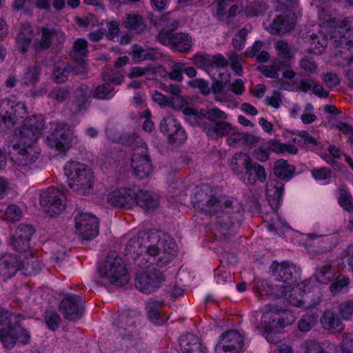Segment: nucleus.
Listing matches in <instances>:
<instances>
[{
	"label": "nucleus",
	"mask_w": 353,
	"mask_h": 353,
	"mask_svg": "<svg viewBox=\"0 0 353 353\" xmlns=\"http://www.w3.org/2000/svg\"><path fill=\"white\" fill-rule=\"evenodd\" d=\"M194 209L206 215H218L216 228L220 238L230 237L229 230L233 225L231 216L232 202L225 196L218 194L216 190L209 185L198 188L192 200Z\"/></svg>",
	"instance_id": "nucleus-1"
},
{
	"label": "nucleus",
	"mask_w": 353,
	"mask_h": 353,
	"mask_svg": "<svg viewBox=\"0 0 353 353\" xmlns=\"http://www.w3.org/2000/svg\"><path fill=\"white\" fill-rule=\"evenodd\" d=\"M185 120L192 126H199L210 137H221L233 131L230 123L224 121L228 118L225 112L218 108L201 109L187 108L183 110Z\"/></svg>",
	"instance_id": "nucleus-2"
},
{
	"label": "nucleus",
	"mask_w": 353,
	"mask_h": 353,
	"mask_svg": "<svg viewBox=\"0 0 353 353\" xmlns=\"http://www.w3.org/2000/svg\"><path fill=\"white\" fill-rule=\"evenodd\" d=\"M330 34L334 46L339 48L341 59L350 64L353 61V19L347 18L337 21L325 30Z\"/></svg>",
	"instance_id": "nucleus-3"
},
{
	"label": "nucleus",
	"mask_w": 353,
	"mask_h": 353,
	"mask_svg": "<svg viewBox=\"0 0 353 353\" xmlns=\"http://www.w3.org/2000/svg\"><path fill=\"white\" fill-rule=\"evenodd\" d=\"M98 272L96 282L100 285L113 284L121 287L127 284L130 279L123 261L115 253L108 255L104 263L98 268Z\"/></svg>",
	"instance_id": "nucleus-4"
},
{
	"label": "nucleus",
	"mask_w": 353,
	"mask_h": 353,
	"mask_svg": "<svg viewBox=\"0 0 353 353\" xmlns=\"http://www.w3.org/2000/svg\"><path fill=\"white\" fill-rule=\"evenodd\" d=\"M69 187L79 194H89L93 188L94 175L92 169L77 161L69 162L64 168Z\"/></svg>",
	"instance_id": "nucleus-5"
},
{
	"label": "nucleus",
	"mask_w": 353,
	"mask_h": 353,
	"mask_svg": "<svg viewBox=\"0 0 353 353\" xmlns=\"http://www.w3.org/2000/svg\"><path fill=\"white\" fill-rule=\"evenodd\" d=\"M281 317L276 318L275 315L265 313L263 315L261 326L256 328L261 333L268 341L272 343H277L279 338L276 335L279 328H283L291 325L295 320L294 316L289 310L283 311Z\"/></svg>",
	"instance_id": "nucleus-6"
},
{
	"label": "nucleus",
	"mask_w": 353,
	"mask_h": 353,
	"mask_svg": "<svg viewBox=\"0 0 353 353\" xmlns=\"http://www.w3.org/2000/svg\"><path fill=\"white\" fill-rule=\"evenodd\" d=\"M43 128L42 115H34L24 120L23 126L15 133L17 142L14 143L16 148L21 145H33L41 135Z\"/></svg>",
	"instance_id": "nucleus-7"
},
{
	"label": "nucleus",
	"mask_w": 353,
	"mask_h": 353,
	"mask_svg": "<svg viewBox=\"0 0 353 353\" xmlns=\"http://www.w3.org/2000/svg\"><path fill=\"white\" fill-rule=\"evenodd\" d=\"M43 128L42 115H34L24 120L23 126L15 133L17 142L14 143L16 148L21 145H33L41 135Z\"/></svg>",
	"instance_id": "nucleus-8"
},
{
	"label": "nucleus",
	"mask_w": 353,
	"mask_h": 353,
	"mask_svg": "<svg viewBox=\"0 0 353 353\" xmlns=\"http://www.w3.org/2000/svg\"><path fill=\"white\" fill-rule=\"evenodd\" d=\"M0 132L11 129L26 115V108L22 103H15L8 99L0 100Z\"/></svg>",
	"instance_id": "nucleus-9"
},
{
	"label": "nucleus",
	"mask_w": 353,
	"mask_h": 353,
	"mask_svg": "<svg viewBox=\"0 0 353 353\" xmlns=\"http://www.w3.org/2000/svg\"><path fill=\"white\" fill-rule=\"evenodd\" d=\"M76 232L80 240L90 241L99 234L98 218L87 212L77 211L74 216Z\"/></svg>",
	"instance_id": "nucleus-10"
},
{
	"label": "nucleus",
	"mask_w": 353,
	"mask_h": 353,
	"mask_svg": "<svg viewBox=\"0 0 353 353\" xmlns=\"http://www.w3.org/2000/svg\"><path fill=\"white\" fill-rule=\"evenodd\" d=\"M40 204L50 216L61 214L66 207L64 194L55 188H49L41 191Z\"/></svg>",
	"instance_id": "nucleus-11"
},
{
	"label": "nucleus",
	"mask_w": 353,
	"mask_h": 353,
	"mask_svg": "<svg viewBox=\"0 0 353 353\" xmlns=\"http://www.w3.org/2000/svg\"><path fill=\"white\" fill-rule=\"evenodd\" d=\"M177 252L176 245L172 239L168 237L160 238L157 233L156 243L149 245V255L155 256L159 255L157 265L163 267L168 264Z\"/></svg>",
	"instance_id": "nucleus-12"
},
{
	"label": "nucleus",
	"mask_w": 353,
	"mask_h": 353,
	"mask_svg": "<svg viewBox=\"0 0 353 353\" xmlns=\"http://www.w3.org/2000/svg\"><path fill=\"white\" fill-rule=\"evenodd\" d=\"M164 274L159 270L151 268L137 273L134 279L136 288L145 294H150L162 285Z\"/></svg>",
	"instance_id": "nucleus-13"
},
{
	"label": "nucleus",
	"mask_w": 353,
	"mask_h": 353,
	"mask_svg": "<svg viewBox=\"0 0 353 353\" xmlns=\"http://www.w3.org/2000/svg\"><path fill=\"white\" fill-rule=\"evenodd\" d=\"M156 39L162 45L181 53H188L192 46V37L185 32H159Z\"/></svg>",
	"instance_id": "nucleus-14"
},
{
	"label": "nucleus",
	"mask_w": 353,
	"mask_h": 353,
	"mask_svg": "<svg viewBox=\"0 0 353 353\" xmlns=\"http://www.w3.org/2000/svg\"><path fill=\"white\" fill-rule=\"evenodd\" d=\"M156 241L157 232L139 231L128 241L125 249L126 255L139 256L143 252L149 254V245H151V243H156Z\"/></svg>",
	"instance_id": "nucleus-15"
},
{
	"label": "nucleus",
	"mask_w": 353,
	"mask_h": 353,
	"mask_svg": "<svg viewBox=\"0 0 353 353\" xmlns=\"http://www.w3.org/2000/svg\"><path fill=\"white\" fill-rule=\"evenodd\" d=\"M270 269L274 279L279 282L291 285L299 279V268L289 261H274Z\"/></svg>",
	"instance_id": "nucleus-16"
},
{
	"label": "nucleus",
	"mask_w": 353,
	"mask_h": 353,
	"mask_svg": "<svg viewBox=\"0 0 353 353\" xmlns=\"http://www.w3.org/2000/svg\"><path fill=\"white\" fill-rule=\"evenodd\" d=\"M159 128L161 132L167 136L170 144H181L187 139L185 130L173 116L163 118Z\"/></svg>",
	"instance_id": "nucleus-17"
},
{
	"label": "nucleus",
	"mask_w": 353,
	"mask_h": 353,
	"mask_svg": "<svg viewBox=\"0 0 353 353\" xmlns=\"http://www.w3.org/2000/svg\"><path fill=\"white\" fill-rule=\"evenodd\" d=\"M73 133L65 123H57L51 134L48 137V145L60 152H65L70 148Z\"/></svg>",
	"instance_id": "nucleus-18"
},
{
	"label": "nucleus",
	"mask_w": 353,
	"mask_h": 353,
	"mask_svg": "<svg viewBox=\"0 0 353 353\" xmlns=\"http://www.w3.org/2000/svg\"><path fill=\"white\" fill-rule=\"evenodd\" d=\"M59 310L65 319L76 321L83 315L84 302L80 296L68 295L60 302Z\"/></svg>",
	"instance_id": "nucleus-19"
},
{
	"label": "nucleus",
	"mask_w": 353,
	"mask_h": 353,
	"mask_svg": "<svg viewBox=\"0 0 353 353\" xmlns=\"http://www.w3.org/2000/svg\"><path fill=\"white\" fill-rule=\"evenodd\" d=\"M64 39V34L54 28L40 27L37 29V37L32 41V48L36 54L50 49L54 39Z\"/></svg>",
	"instance_id": "nucleus-20"
},
{
	"label": "nucleus",
	"mask_w": 353,
	"mask_h": 353,
	"mask_svg": "<svg viewBox=\"0 0 353 353\" xmlns=\"http://www.w3.org/2000/svg\"><path fill=\"white\" fill-rule=\"evenodd\" d=\"M243 345V336L236 330L223 333L215 347L216 353H241Z\"/></svg>",
	"instance_id": "nucleus-21"
},
{
	"label": "nucleus",
	"mask_w": 353,
	"mask_h": 353,
	"mask_svg": "<svg viewBox=\"0 0 353 353\" xmlns=\"http://www.w3.org/2000/svg\"><path fill=\"white\" fill-rule=\"evenodd\" d=\"M245 0H216V17L220 21L229 23L230 19L243 9Z\"/></svg>",
	"instance_id": "nucleus-22"
},
{
	"label": "nucleus",
	"mask_w": 353,
	"mask_h": 353,
	"mask_svg": "<svg viewBox=\"0 0 353 353\" xmlns=\"http://www.w3.org/2000/svg\"><path fill=\"white\" fill-rule=\"evenodd\" d=\"M135 191L130 188L117 189L108 194V203L116 208L130 209L135 205Z\"/></svg>",
	"instance_id": "nucleus-23"
},
{
	"label": "nucleus",
	"mask_w": 353,
	"mask_h": 353,
	"mask_svg": "<svg viewBox=\"0 0 353 353\" xmlns=\"http://www.w3.org/2000/svg\"><path fill=\"white\" fill-rule=\"evenodd\" d=\"M85 69L83 63L70 64L62 63L61 65H55L52 72V79L57 83H63L66 82L70 74L79 75L84 74Z\"/></svg>",
	"instance_id": "nucleus-24"
},
{
	"label": "nucleus",
	"mask_w": 353,
	"mask_h": 353,
	"mask_svg": "<svg viewBox=\"0 0 353 353\" xmlns=\"http://www.w3.org/2000/svg\"><path fill=\"white\" fill-rule=\"evenodd\" d=\"M281 296H284L290 305L299 307L311 308L320 302L319 297H316L314 301L310 302V295L307 294H303L301 288H292L288 292L285 289H283Z\"/></svg>",
	"instance_id": "nucleus-25"
},
{
	"label": "nucleus",
	"mask_w": 353,
	"mask_h": 353,
	"mask_svg": "<svg viewBox=\"0 0 353 353\" xmlns=\"http://www.w3.org/2000/svg\"><path fill=\"white\" fill-rule=\"evenodd\" d=\"M12 148L13 150L17 151L12 159L21 170H26V167L33 164L39 158V152L34 149V145H21L20 148H16L13 144Z\"/></svg>",
	"instance_id": "nucleus-26"
},
{
	"label": "nucleus",
	"mask_w": 353,
	"mask_h": 353,
	"mask_svg": "<svg viewBox=\"0 0 353 353\" xmlns=\"http://www.w3.org/2000/svg\"><path fill=\"white\" fill-rule=\"evenodd\" d=\"M180 353H206L207 347L195 334L188 333L179 339Z\"/></svg>",
	"instance_id": "nucleus-27"
},
{
	"label": "nucleus",
	"mask_w": 353,
	"mask_h": 353,
	"mask_svg": "<svg viewBox=\"0 0 353 353\" xmlns=\"http://www.w3.org/2000/svg\"><path fill=\"white\" fill-rule=\"evenodd\" d=\"M130 54L135 61H155L163 56V52L157 48H144L138 44L132 46Z\"/></svg>",
	"instance_id": "nucleus-28"
},
{
	"label": "nucleus",
	"mask_w": 353,
	"mask_h": 353,
	"mask_svg": "<svg viewBox=\"0 0 353 353\" xmlns=\"http://www.w3.org/2000/svg\"><path fill=\"white\" fill-rule=\"evenodd\" d=\"M266 179L267 172L265 168L251 159L246 172L241 176V181L245 184L253 185L257 181L264 183Z\"/></svg>",
	"instance_id": "nucleus-29"
},
{
	"label": "nucleus",
	"mask_w": 353,
	"mask_h": 353,
	"mask_svg": "<svg viewBox=\"0 0 353 353\" xmlns=\"http://www.w3.org/2000/svg\"><path fill=\"white\" fill-rule=\"evenodd\" d=\"M90 105L89 87L86 84L79 85L74 90L72 110L75 114L85 111Z\"/></svg>",
	"instance_id": "nucleus-30"
},
{
	"label": "nucleus",
	"mask_w": 353,
	"mask_h": 353,
	"mask_svg": "<svg viewBox=\"0 0 353 353\" xmlns=\"http://www.w3.org/2000/svg\"><path fill=\"white\" fill-rule=\"evenodd\" d=\"M283 188V183L278 180H274L267 183L266 195L272 209H276L279 207Z\"/></svg>",
	"instance_id": "nucleus-31"
},
{
	"label": "nucleus",
	"mask_w": 353,
	"mask_h": 353,
	"mask_svg": "<svg viewBox=\"0 0 353 353\" xmlns=\"http://www.w3.org/2000/svg\"><path fill=\"white\" fill-rule=\"evenodd\" d=\"M320 322L323 328L331 333L341 332L344 325L338 314L331 310H326L321 317Z\"/></svg>",
	"instance_id": "nucleus-32"
},
{
	"label": "nucleus",
	"mask_w": 353,
	"mask_h": 353,
	"mask_svg": "<svg viewBox=\"0 0 353 353\" xmlns=\"http://www.w3.org/2000/svg\"><path fill=\"white\" fill-rule=\"evenodd\" d=\"M121 325L119 327V334L123 338L128 340H136L139 338V332L136 327V321L134 318L130 317L126 314L120 316Z\"/></svg>",
	"instance_id": "nucleus-33"
},
{
	"label": "nucleus",
	"mask_w": 353,
	"mask_h": 353,
	"mask_svg": "<svg viewBox=\"0 0 353 353\" xmlns=\"http://www.w3.org/2000/svg\"><path fill=\"white\" fill-rule=\"evenodd\" d=\"M18 264L19 270H23V274L30 276L37 274L41 269V262L32 253L18 259Z\"/></svg>",
	"instance_id": "nucleus-34"
},
{
	"label": "nucleus",
	"mask_w": 353,
	"mask_h": 353,
	"mask_svg": "<svg viewBox=\"0 0 353 353\" xmlns=\"http://www.w3.org/2000/svg\"><path fill=\"white\" fill-rule=\"evenodd\" d=\"M19 270L18 258L8 255L0 259V279L6 281L12 277Z\"/></svg>",
	"instance_id": "nucleus-35"
},
{
	"label": "nucleus",
	"mask_w": 353,
	"mask_h": 353,
	"mask_svg": "<svg viewBox=\"0 0 353 353\" xmlns=\"http://www.w3.org/2000/svg\"><path fill=\"white\" fill-rule=\"evenodd\" d=\"M33 28L30 23H23L21 26L19 33L17 37L18 50L26 54L30 46L32 40Z\"/></svg>",
	"instance_id": "nucleus-36"
},
{
	"label": "nucleus",
	"mask_w": 353,
	"mask_h": 353,
	"mask_svg": "<svg viewBox=\"0 0 353 353\" xmlns=\"http://www.w3.org/2000/svg\"><path fill=\"white\" fill-rule=\"evenodd\" d=\"M88 54V42L83 39H78L73 43L72 50L70 52V57L74 59V64H83L86 73V62L84 59Z\"/></svg>",
	"instance_id": "nucleus-37"
},
{
	"label": "nucleus",
	"mask_w": 353,
	"mask_h": 353,
	"mask_svg": "<svg viewBox=\"0 0 353 353\" xmlns=\"http://www.w3.org/2000/svg\"><path fill=\"white\" fill-rule=\"evenodd\" d=\"M273 172L279 179L288 181L294 174L295 167L289 164L286 160L281 159L274 163Z\"/></svg>",
	"instance_id": "nucleus-38"
},
{
	"label": "nucleus",
	"mask_w": 353,
	"mask_h": 353,
	"mask_svg": "<svg viewBox=\"0 0 353 353\" xmlns=\"http://www.w3.org/2000/svg\"><path fill=\"white\" fill-rule=\"evenodd\" d=\"M131 167L134 174L139 179L146 177L152 170V165L150 158L139 159L138 156L132 157Z\"/></svg>",
	"instance_id": "nucleus-39"
},
{
	"label": "nucleus",
	"mask_w": 353,
	"mask_h": 353,
	"mask_svg": "<svg viewBox=\"0 0 353 353\" xmlns=\"http://www.w3.org/2000/svg\"><path fill=\"white\" fill-rule=\"evenodd\" d=\"M135 205L143 208L145 212L152 211L157 208L159 202L150 192L144 190L135 192Z\"/></svg>",
	"instance_id": "nucleus-40"
},
{
	"label": "nucleus",
	"mask_w": 353,
	"mask_h": 353,
	"mask_svg": "<svg viewBox=\"0 0 353 353\" xmlns=\"http://www.w3.org/2000/svg\"><path fill=\"white\" fill-rule=\"evenodd\" d=\"M250 160V157L243 152L236 153L231 160L232 170L241 181V176L246 172Z\"/></svg>",
	"instance_id": "nucleus-41"
},
{
	"label": "nucleus",
	"mask_w": 353,
	"mask_h": 353,
	"mask_svg": "<svg viewBox=\"0 0 353 353\" xmlns=\"http://www.w3.org/2000/svg\"><path fill=\"white\" fill-rule=\"evenodd\" d=\"M122 22L127 29L139 34L143 32L146 28V23L142 16L135 13L126 14Z\"/></svg>",
	"instance_id": "nucleus-42"
},
{
	"label": "nucleus",
	"mask_w": 353,
	"mask_h": 353,
	"mask_svg": "<svg viewBox=\"0 0 353 353\" xmlns=\"http://www.w3.org/2000/svg\"><path fill=\"white\" fill-rule=\"evenodd\" d=\"M115 92V88L112 84L103 81L94 88L92 96L97 100L109 101L114 97Z\"/></svg>",
	"instance_id": "nucleus-43"
},
{
	"label": "nucleus",
	"mask_w": 353,
	"mask_h": 353,
	"mask_svg": "<svg viewBox=\"0 0 353 353\" xmlns=\"http://www.w3.org/2000/svg\"><path fill=\"white\" fill-rule=\"evenodd\" d=\"M294 27V20L293 17L288 15L278 16L272 23V28L277 34H285L291 31Z\"/></svg>",
	"instance_id": "nucleus-44"
},
{
	"label": "nucleus",
	"mask_w": 353,
	"mask_h": 353,
	"mask_svg": "<svg viewBox=\"0 0 353 353\" xmlns=\"http://www.w3.org/2000/svg\"><path fill=\"white\" fill-rule=\"evenodd\" d=\"M163 305L162 301H156L150 299L146 306L148 318L156 325H161L163 322V316L161 313V309Z\"/></svg>",
	"instance_id": "nucleus-45"
},
{
	"label": "nucleus",
	"mask_w": 353,
	"mask_h": 353,
	"mask_svg": "<svg viewBox=\"0 0 353 353\" xmlns=\"http://www.w3.org/2000/svg\"><path fill=\"white\" fill-rule=\"evenodd\" d=\"M41 67L39 64L29 65L21 78V83L26 86L35 85L39 80Z\"/></svg>",
	"instance_id": "nucleus-46"
},
{
	"label": "nucleus",
	"mask_w": 353,
	"mask_h": 353,
	"mask_svg": "<svg viewBox=\"0 0 353 353\" xmlns=\"http://www.w3.org/2000/svg\"><path fill=\"white\" fill-rule=\"evenodd\" d=\"M0 341L7 349H12L16 343L15 325L0 330Z\"/></svg>",
	"instance_id": "nucleus-47"
},
{
	"label": "nucleus",
	"mask_w": 353,
	"mask_h": 353,
	"mask_svg": "<svg viewBox=\"0 0 353 353\" xmlns=\"http://www.w3.org/2000/svg\"><path fill=\"white\" fill-rule=\"evenodd\" d=\"M334 271L331 265H324L319 268L315 273L316 281L323 284H327L332 281Z\"/></svg>",
	"instance_id": "nucleus-48"
},
{
	"label": "nucleus",
	"mask_w": 353,
	"mask_h": 353,
	"mask_svg": "<svg viewBox=\"0 0 353 353\" xmlns=\"http://www.w3.org/2000/svg\"><path fill=\"white\" fill-rule=\"evenodd\" d=\"M102 79L104 82H108L109 83L114 85H120L123 81V76L121 71L113 69L106 68L102 73Z\"/></svg>",
	"instance_id": "nucleus-49"
},
{
	"label": "nucleus",
	"mask_w": 353,
	"mask_h": 353,
	"mask_svg": "<svg viewBox=\"0 0 353 353\" xmlns=\"http://www.w3.org/2000/svg\"><path fill=\"white\" fill-rule=\"evenodd\" d=\"M339 204L346 211L353 212V199L345 186L339 189Z\"/></svg>",
	"instance_id": "nucleus-50"
},
{
	"label": "nucleus",
	"mask_w": 353,
	"mask_h": 353,
	"mask_svg": "<svg viewBox=\"0 0 353 353\" xmlns=\"http://www.w3.org/2000/svg\"><path fill=\"white\" fill-rule=\"evenodd\" d=\"M179 22L171 17L170 14L163 15L159 20V26L162 27L159 32L172 33L178 28Z\"/></svg>",
	"instance_id": "nucleus-51"
},
{
	"label": "nucleus",
	"mask_w": 353,
	"mask_h": 353,
	"mask_svg": "<svg viewBox=\"0 0 353 353\" xmlns=\"http://www.w3.org/2000/svg\"><path fill=\"white\" fill-rule=\"evenodd\" d=\"M318 315L314 314H306L299 321V329L301 332H308L317 323Z\"/></svg>",
	"instance_id": "nucleus-52"
},
{
	"label": "nucleus",
	"mask_w": 353,
	"mask_h": 353,
	"mask_svg": "<svg viewBox=\"0 0 353 353\" xmlns=\"http://www.w3.org/2000/svg\"><path fill=\"white\" fill-rule=\"evenodd\" d=\"M35 232V229L31 225L27 224H20L15 232V234L13 236L17 237V239L21 241V239H25L28 241H30V239L33 234Z\"/></svg>",
	"instance_id": "nucleus-53"
},
{
	"label": "nucleus",
	"mask_w": 353,
	"mask_h": 353,
	"mask_svg": "<svg viewBox=\"0 0 353 353\" xmlns=\"http://www.w3.org/2000/svg\"><path fill=\"white\" fill-rule=\"evenodd\" d=\"M304 353H327L323 345L316 340H309L303 344Z\"/></svg>",
	"instance_id": "nucleus-54"
},
{
	"label": "nucleus",
	"mask_w": 353,
	"mask_h": 353,
	"mask_svg": "<svg viewBox=\"0 0 353 353\" xmlns=\"http://www.w3.org/2000/svg\"><path fill=\"white\" fill-rule=\"evenodd\" d=\"M70 94V91L68 88L58 87L52 90L51 96L57 102L63 103L68 99Z\"/></svg>",
	"instance_id": "nucleus-55"
},
{
	"label": "nucleus",
	"mask_w": 353,
	"mask_h": 353,
	"mask_svg": "<svg viewBox=\"0 0 353 353\" xmlns=\"http://www.w3.org/2000/svg\"><path fill=\"white\" fill-rule=\"evenodd\" d=\"M45 321L49 329L55 330L59 326L61 318L57 312L50 311L46 314Z\"/></svg>",
	"instance_id": "nucleus-56"
},
{
	"label": "nucleus",
	"mask_w": 353,
	"mask_h": 353,
	"mask_svg": "<svg viewBox=\"0 0 353 353\" xmlns=\"http://www.w3.org/2000/svg\"><path fill=\"white\" fill-rule=\"evenodd\" d=\"M275 48L279 58L290 59L292 57L291 48L286 41L282 40L277 41Z\"/></svg>",
	"instance_id": "nucleus-57"
},
{
	"label": "nucleus",
	"mask_w": 353,
	"mask_h": 353,
	"mask_svg": "<svg viewBox=\"0 0 353 353\" xmlns=\"http://www.w3.org/2000/svg\"><path fill=\"white\" fill-rule=\"evenodd\" d=\"M184 70L183 63H174L171 68V71L168 73V77L176 81H181L183 80L182 74Z\"/></svg>",
	"instance_id": "nucleus-58"
},
{
	"label": "nucleus",
	"mask_w": 353,
	"mask_h": 353,
	"mask_svg": "<svg viewBox=\"0 0 353 353\" xmlns=\"http://www.w3.org/2000/svg\"><path fill=\"white\" fill-rule=\"evenodd\" d=\"M150 72H152L153 74H155L154 68L151 65H148L144 68L139 66L133 67L130 70L128 77L131 79L135 77H143V75L148 74Z\"/></svg>",
	"instance_id": "nucleus-59"
},
{
	"label": "nucleus",
	"mask_w": 353,
	"mask_h": 353,
	"mask_svg": "<svg viewBox=\"0 0 353 353\" xmlns=\"http://www.w3.org/2000/svg\"><path fill=\"white\" fill-rule=\"evenodd\" d=\"M16 341L23 345L28 344L30 341V332L20 325H15Z\"/></svg>",
	"instance_id": "nucleus-60"
},
{
	"label": "nucleus",
	"mask_w": 353,
	"mask_h": 353,
	"mask_svg": "<svg viewBox=\"0 0 353 353\" xmlns=\"http://www.w3.org/2000/svg\"><path fill=\"white\" fill-rule=\"evenodd\" d=\"M5 216L12 222L18 221L21 216V211L17 205H10L6 210Z\"/></svg>",
	"instance_id": "nucleus-61"
},
{
	"label": "nucleus",
	"mask_w": 353,
	"mask_h": 353,
	"mask_svg": "<svg viewBox=\"0 0 353 353\" xmlns=\"http://www.w3.org/2000/svg\"><path fill=\"white\" fill-rule=\"evenodd\" d=\"M248 30L245 28L241 29L232 39V45L235 49L239 50L242 49L248 35Z\"/></svg>",
	"instance_id": "nucleus-62"
},
{
	"label": "nucleus",
	"mask_w": 353,
	"mask_h": 353,
	"mask_svg": "<svg viewBox=\"0 0 353 353\" xmlns=\"http://www.w3.org/2000/svg\"><path fill=\"white\" fill-rule=\"evenodd\" d=\"M320 241L319 243L321 244L319 247V252L321 253H325L330 250H331L334 247H335V243H334V238L332 236H322L320 237Z\"/></svg>",
	"instance_id": "nucleus-63"
},
{
	"label": "nucleus",
	"mask_w": 353,
	"mask_h": 353,
	"mask_svg": "<svg viewBox=\"0 0 353 353\" xmlns=\"http://www.w3.org/2000/svg\"><path fill=\"white\" fill-rule=\"evenodd\" d=\"M349 284V279L343 275H340L336 281L330 286V290L333 294H336L341 290Z\"/></svg>",
	"instance_id": "nucleus-64"
}]
</instances>
